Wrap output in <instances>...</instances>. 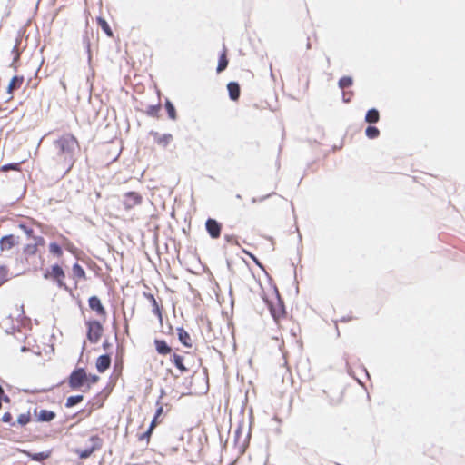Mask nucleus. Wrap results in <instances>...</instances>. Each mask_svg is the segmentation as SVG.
Returning <instances> with one entry per match:
<instances>
[{
	"instance_id": "f257e3e1",
	"label": "nucleus",
	"mask_w": 465,
	"mask_h": 465,
	"mask_svg": "<svg viewBox=\"0 0 465 465\" xmlns=\"http://www.w3.org/2000/svg\"><path fill=\"white\" fill-rule=\"evenodd\" d=\"M263 300L268 305L273 320L280 325L282 321L286 318V311L278 291L276 289L271 291L264 295Z\"/></svg>"
},
{
	"instance_id": "f03ea898",
	"label": "nucleus",
	"mask_w": 465,
	"mask_h": 465,
	"mask_svg": "<svg viewBox=\"0 0 465 465\" xmlns=\"http://www.w3.org/2000/svg\"><path fill=\"white\" fill-rule=\"evenodd\" d=\"M71 390H78L87 383V373L84 368H76L67 380Z\"/></svg>"
},
{
	"instance_id": "7ed1b4c3",
	"label": "nucleus",
	"mask_w": 465,
	"mask_h": 465,
	"mask_svg": "<svg viewBox=\"0 0 465 465\" xmlns=\"http://www.w3.org/2000/svg\"><path fill=\"white\" fill-rule=\"evenodd\" d=\"M87 339L91 343H97L104 332L102 322L98 320H92L86 322Z\"/></svg>"
},
{
	"instance_id": "20e7f679",
	"label": "nucleus",
	"mask_w": 465,
	"mask_h": 465,
	"mask_svg": "<svg viewBox=\"0 0 465 465\" xmlns=\"http://www.w3.org/2000/svg\"><path fill=\"white\" fill-rule=\"evenodd\" d=\"M91 445L85 449H76L75 453L78 455L80 459H87L89 458L94 451L100 450L103 446V440L97 436L94 435L89 439Z\"/></svg>"
},
{
	"instance_id": "39448f33",
	"label": "nucleus",
	"mask_w": 465,
	"mask_h": 465,
	"mask_svg": "<svg viewBox=\"0 0 465 465\" xmlns=\"http://www.w3.org/2000/svg\"><path fill=\"white\" fill-rule=\"evenodd\" d=\"M88 305L90 309L95 312L100 321L104 322L107 318V312L103 305L101 300L97 296H91L88 299Z\"/></svg>"
},
{
	"instance_id": "423d86ee",
	"label": "nucleus",
	"mask_w": 465,
	"mask_h": 465,
	"mask_svg": "<svg viewBox=\"0 0 465 465\" xmlns=\"http://www.w3.org/2000/svg\"><path fill=\"white\" fill-rule=\"evenodd\" d=\"M60 147L64 153L74 154L78 151L79 144L74 136L66 135L60 140Z\"/></svg>"
},
{
	"instance_id": "0eeeda50",
	"label": "nucleus",
	"mask_w": 465,
	"mask_h": 465,
	"mask_svg": "<svg viewBox=\"0 0 465 465\" xmlns=\"http://www.w3.org/2000/svg\"><path fill=\"white\" fill-rule=\"evenodd\" d=\"M24 33H25V29L24 28H20L17 31V36L15 38V45L13 46V49H12L13 61H12L10 66L13 67L15 71L17 70L16 63L20 59V55H21V53H22V51L20 49V45L22 43V37H23Z\"/></svg>"
},
{
	"instance_id": "6e6552de",
	"label": "nucleus",
	"mask_w": 465,
	"mask_h": 465,
	"mask_svg": "<svg viewBox=\"0 0 465 465\" xmlns=\"http://www.w3.org/2000/svg\"><path fill=\"white\" fill-rule=\"evenodd\" d=\"M143 197L136 192H128L124 195L123 204L126 210H130L142 203Z\"/></svg>"
},
{
	"instance_id": "1a4fd4ad",
	"label": "nucleus",
	"mask_w": 465,
	"mask_h": 465,
	"mask_svg": "<svg viewBox=\"0 0 465 465\" xmlns=\"http://www.w3.org/2000/svg\"><path fill=\"white\" fill-rule=\"evenodd\" d=\"M52 451H53V450L50 449L45 451H40V452L35 453V452H31L28 450H22V449L19 450V452L25 455L26 457H28L30 460L38 461V462H42L45 460L48 459L51 456Z\"/></svg>"
},
{
	"instance_id": "9d476101",
	"label": "nucleus",
	"mask_w": 465,
	"mask_h": 465,
	"mask_svg": "<svg viewBox=\"0 0 465 465\" xmlns=\"http://www.w3.org/2000/svg\"><path fill=\"white\" fill-rule=\"evenodd\" d=\"M170 361L176 367L180 374L187 373L190 371V366L185 363V357L178 353H173Z\"/></svg>"
},
{
	"instance_id": "9b49d317",
	"label": "nucleus",
	"mask_w": 465,
	"mask_h": 465,
	"mask_svg": "<svg viewBox=\"0 0 465 465\" xmlns=\"http://www.w3.org/2000/svg\"><path fill=\"white\" fill-rule=\"evenodd\" d=\"M150 135L153 138L154 143L163 148H166L173 139L171 134H161L156 131H151Z\"/></svg>"
},
{
	"instance_id": "f8f14e48",
	"label": "nucleus",
	"mask_w": 465,
	"mask_h": 465,
	"mask_svg": "<svg viewBox=\"0 0 465 465\" xmlns=\"http://www.w3.org/2000/svg\"><path fill=\"white\" fill-rule=\"evenodd\" d=\"M205 227H206V230H207L209 235L213 239H217L220 237L221 231H222V225L216 220L212 219V218L207 219V221L205 223Z\"/></svg>"
},
{
	"instance_id": "ddd939ff",
	"label": "nucleus",
	"mask_w": 465,
	"mask_h": 465,
	"mask_svg": "<svg viewBox=\"0 0 465 465\" xmlns=\"http://www.w3.org/2000/svg\"><path fill=\"white\" fill-rule=\"evenodd\" d=\"M143 296L150 302L153 312L157 317L160 323L163 322V307L158 303L156 299L152 293L149 292H143Z\"/></svg>"
},
{
	"instance_id": "4468645a",
	"label": "nucleus",
	"mask_w": 465,
	"mask_h": 465,
	"mask_svg": "<svg viewBox=\"0 0 465 465\" xmlns=\"http://www.w3.org/2000/svg\"><path fill=\"white\" fill-rule=\"evenodd\" d=\"M18 237L14 234H6L0 238V250L7 251L18 244Z\"/></svg>"
},
{
	"instance_id": "2eb2a0df",
	"label": "nucleus",
	"mask_w": 465,
	"mask_h": 465,
	"mask_svg": "<svg viewBox=\"0 0 465 465\" xmlns=\"http://www.w3.org/2000/svg\"><path fill=\"white\" fill-rule=\"evenodd\" d=\"M35 414L36 416L37 421H40V422H49L56 417V414L54 411L45 410V409H41L37 412V409L35 408Z\"/></svg>"
},
{
	"instance_id": "dca6fc26",
	"label": "nucleus",
	"mask_w": 465,
	"mask_h": 465,
	"mask_svg": "<svg viewBox=\"0 0 465 465\" xmlns=\"http://www.w3.org/2000/svg\"><path fill=\"white\" fill-rule=\"evenodd\" d=\"M111 364V358L108 354L101 355L96 359L95 367L100 373L104 372Z\"/></svg>"
},
{
	"instance_id": "f3484780",
	"label": "nucleus",
	"mask_w": 465,
	"mask_h": 465,
	"mask_svg": "<svg viewBox=\"0 0 465 465\" xmlns=\"http://www.w3.org/2000/svg\"><path fill=\"white\" fill-rule=\"evenodd\" d=\"M105 399L106 396L103 395L102 393H98L93 397V399L88 403L90 405L88 414H91L94 410L102 408L104 404Z\"/></svg>"
},
{
	"instance_id": "a211bd4d",
	"label": "nucleus",
	"mask_w": 465,
	"mask_h": 465,
	"mask_svg": "<svg viewBox=\"0 0 465 465\" xmlns=\"http://www.w3.org/2000/svg\"><path fill=\"white\" fill-rule=\"evenodd\" d=\"M176 331L180 342L187 348H192L193 340L191 335L183 328H177Z\"/></svg>"
},
{
	"instance_id": "6ab92c4d",
	"label": "nucleus",
	"mask_w": 465,
	"mask_h": 465,
	"mask_svg": "<svg viewBox=\"0 0 465 465\" xmlns=\"http://www.w3.org/2000/svg\"><path fill=\"white\" fill-rule=\"evenodd\" d=\"M155 350L158 354L165 356L172 352V348L167 344L164 340L155 339L154 340Z\"/></svg>"
},
{
	"instance_id": "aec40b11",
	"label": "nucleus",
	"mask_w": 465,
	"mask_h": 465,
	"mask_svg": "<svg viewBox=\"0 0 465 465\" xmlns=\"http://www.w3.org/2000/svg\"><path fill=\"white\" fill-rule=\"evenodd\" d=\"M43 276L46 280L51 279L55 284L58 285V262H54L50 269H46Z\"/></svg>"
},
{
	"instance_id": "412c9836",
	"label": "nucleus",
	"mask_w": 465,
	"mask_h": 465,
	"mask_svg": "<svg viewBox=\"0 0 465 465\" xmlns=\"http://www.w3.org/2000/svg\"><path fill=\"white\" fill-rule=\"evenodd\" d=\"M24 82V76L20 75H15L10 80L8 86L6 88V92L8 94H12L14 89L20 88L21 84Z\"/></svg>"
},
{
	"instance_id": "4be33fe9",
	"label": "nucleus",
	"mask_w": 465,
	"mask_h": 465,
	"mask_svg": "<svg viewBox=\"0 0 465 465\" xmlns=\"http://www.w3.org/2000/svg\"><path fill=\"white\" fill-rule=\"evenodd\" d=\"M229 96L232 101H237L240 97V86L236 82H230L227 84Z\"/></svg>"
},
{
	"instance_id": "5701e85b",
	"label": "nucleus",
	"mask_w": 465,
	"mask_h": 465,
	"mask_svg": "<svg viewBox=\"0 0 465 465\" xmlns=\"http://www.w3.org/2000/svg\"><path fill=\"white\" fill-rule=\"evenodd\" d=\"M228 58H227V49L225 46H223V53L221 54L218 61L217 65V73L220 74L221 72L224 71L228 65Z\"/></svg>"
},
{
	"instance_id": "b1692460",
	"label": "nucleus",
	"mask_w": 465,
	"mask_h": 465,
	"mask_svg": "<svg viewBox=\"0 0 465 465\" xmlns=\"http://www.w3.org/2000/svg\"><path fill=\"white\" fill-rule=\"evenodd\" d=\"M96 21H97V24L98 25L102 28V30L106 34V35L108 37H111L113 38L114 37V33L110 27V25H108V23L106 22V20L103 17H97L96 18Z\"/></svg>"
},
{
	"instance_id": "393cba45",
	"label": "nucleus",
	"mask_w": 465,
	"mask_h": 465,
	"mask_svg": "<svg viewBox=\"0 0 465 465\" xmlns=\"http://www.w3.org/2000/svg\"><path fill=\"white\" fill-rule=\"evenodd\" d=\"M18 228L21 229L25 232V234L27 236L28 239L33 237L34 229H33L32 223L30 222L19 223Z\"/></svg>"
},
{
	"instance_id": "a878e982",
	"label": "nucleus",
	"mask_w": 465,
	"mask_h": 465,
	"mask_svg": "<svg viewBox=\"0 0 465 465\" xmlns=\"http://www.w3.org/2000/svg\"><path fill=\"white\" fill-rule=\"evenodd\" d=\"M31 421V414L30 411H27L26 413H21L17 420L15 421V426L18 425L20 427L26 426Z\"/></svg>"
},
{
	"instance_id": "bb28decb",
	"label": "nucleus",
	"mask_w": 465,
	"mask_h": 465,
	"mask_svg": "<svg viewBox=\"0 0 465 465\" xmlns=\"http://www.w3.org/2000/svg\"><path fill=\"white\" fill-rule=\"evenodd\" d=\"M380 119V114L378 110L376 109H370L366 115H365V121L370 124L377 123Z\"/></svg>"
},
{
	"instance_id": "cd10ccee",
	"label": "nucleus",
	"mask_w": 465,
	"mask_h": 465,
	"mask_svg": "<svg viewBox=\"0 0 465 465\" xmlns=\"http://www.w3.org/2000/svg\"><path fill=\"white\" fill-rule=\"evenodd\" d=\"M73 275L76 280L85 279V272L78 263H74L72 268Z\"/></svg>"
},
{
	"instance_id": "c85d7f7f",
	"label": "nucleus",
	"mask_w": 465,
	"mask_h": 465,
	"mask_svg": "<svg viewBox=\"0 0 465 465\" xmlns=\"http://www.w3.org/2000/svg\"><path fill=\"white\" fill-rule=\"evenodd\" d=\"M153 430H154V423H151L148 430L145 432L139 435L138 440L140 441H145V443L148 445L150 442V439H151Z\"/></svg>"
},
{
	"instance_id": "c756f323",
	"label": "nucleus",
	"mask_w": 465,
	"mask_h": 465,
	"mask_svg": "<svg viewBox=\"0 0 465 465\" xmlns=\"http://www.w3.org/2000/svg\"><path fill=\"white\" fill-rule=\"evenodd\" d=\"M84 400V397L83 395H74V396H70L67 398L66 400V402H65V407L66 408H71L80 402H82Z\"/></svg>"
},
{
	"instance_id": "7c9ffc66",
	"label": "nucleus",
	"mask_w": 465,
	"mask_h": 465,
	"mask_svg": "<svg viewBox=\"0 0 465 465\" xmlns=\"http://www.w3.org/2000/svg\"><path fill=\"white\" fill-rule=\"evenodd\" d=\"M8 273V267L6 265H0V286L9 280Z\"/></svg>"
},
{
	"instance_id": "2f4dec72",
	"label": "nucleus",
	"mask_w": 465,
	"mask_h": 465,
	"mask_svg": "<svg viewBox=\"0 0 465 465\" xmlns=\"http://www.w3.org/2000/svg\"><path fill=\"white\" fill-rule=\"evenodd\" d=\"M165 108H166L169 118L172 120H176V118H177L176 110H175L173 104L171 103V101L166 100Z\"/></svg>"
},
{
	"instance_id": "473e14b6",
	"label": "nucleus",
	"mask_w": 465,
	"mask_h": 465,
	"mask_svg": "<svg viewBox=\"0 0 465 465\" xmlns=\"http://www.w3.org/2000/svg\"><path fill=\"white\" fill-rule=\"evenodd\" d=\"M161 110V104L150 105L146 109V114L152 117H158L159 112Z\"/></svg>"
},
{
	"instance_id": "72a5a7b5",
	"label": "nucleus",
	"mask_w": 465,
	"mask_h": 465,
	"mask_svg": "<svg viewBox=\"0 0 465 465\" xmlns=\"http://www.w3.org/2000/svg\"><path fill=\"white\" fill-rule=\"evenodd\" d=\"M366 136L370 139H375L380 135V131L375 126H368L365 131Z\"/></svg>"
},
{
	"instance_id": "f704fd0d",
	"label": "nucleus",
	"mask_w": 465,
	"mask_h": 465,
	"mask_svg": "<svg viewBox=\"0 0 465 465\" xmlns=\"http://www.w3.org/2000/svg\"><path fill=\"white\" fill-rule=\"evenodd\" d=\"M353 84V80L350 76H343L339 80V87L341 89H345L351 86Z\"/></svg>"
},
{
	"instance_id": "c9c22d12",
	"label": "nucleus",
	"mask_w": 465,
	"mask_h": 465,
	"mask_svg": "<svg viewBox=\"0 0 465 465\" xmlns=\"http://www.w3.org/2000/svg\"><path fill=\"white\" fill-rule=\"evenodd\" d=\"M0 420L4 423L9 424L11 427H15V422L11 412L9 411L5 412Z\"/></svg>"
},
{
	"instance_id": "e433bc0d",
	"label": "nucleus",
	"mask_w": 465,
	"mask_h": 465,
	"mask_svg": "<svg viewBox=\"0 0 465 465\" xmlns=\"http://www.w3.org/2000/svg\"><path fill=\"white\" fill-rule=\"evenodd\" d=\"M157 405H158V408H157L154 417L151 422V423H154V428L161 422V420H159V418L161 417V415L163 412V405L159 402L157 403Z\"/></svg>"
},
{
	"instance_id": "4c0bfd02",
	"label": "nucleus",
	"mask_w": 465,
	"mask_h": 465,
	"mask_svg": "<svg viewBox=\"0 0 465 465\" xmlns=\"http://www.w3.org/2000/svg\"><path fill=\"white\" fill-rule=\"evenodd\" d=\"M36 250L37 248L35 247V244L29 243L24 247V253L26 256L34 255L36 252Z\"/></svg>"
},
{
	"instance_id": "58836bf2",
	"label": "nucleus",
	"mask_w": 465,
	"mask_h": 465,
	"mask_svg": "<svg viewBox=\"0 0 465 465\" xmlns=\"http://www.w3.org/2000/svg\"><path fill=\"white\" fill-rule=\"evenodd\" d=\"M20 165H21V162H18V163H6V164L3 165L2 166V170L3 171H6V170L18 171V170H20Z\"/></svg>"
},
{
	"instance_id": "ea45409f",
	"label": "nucleus",
	"mask_w": 465,
	"mask_h": 465,
	"mask_svg": "<svg viewBox=\"0 0 465 465\" xmlns=\"http://www.w3.org/2000/svg\"><path fill=\"white\" fill-rule=\"evenodd\" d=\"M49 251L53 255L58 256V241H54L49 244Z\"/></svg>"
},
{
	"instance_id": "a19ab883",
	"label": "nucleus",
	"mask_w": 465,
	"mask_h": 465,
	"mask_svg": "<svg viewBox=\"0 0 465 465\" xmlns=\"http://www.w3.org/2000/svg\"><path fill=\"white\" fill-rule=\"evenodd\" d=\"M99 381V377L97 375H88L87 374V388L89 389L90 388V385L91 384H94L96 383L97 381Z\"/></svg>"
},
{
	"instance_id": "79ce46f5",
	"label": "nucleus",
	"mask_w": 465,
	"mask_h": 465,
	"mask_svg": "<svg viewBox=\"0 0 465 465\" xmlns=\"http://www.w3.org/2000/svg\"><path fill=\"white\" fill-rule=\"evenodd\" d=\"M32 238L35 240L34 244H35L36 248L38 246H42L45 243V241L44 237H42V236H35V234H34Z\"/></svg>"
},
{
	"instance_id": "37998d69",
	"label": "nucleus",
	"mask_w": 465,
	"mask_h": 465,
	"mask_svg": "<svg viewBox=\"0 0 465 465\" xmlns=\"http://www.w3.org/2000/svg\"><path fill=\"white\" fill-rule=\"evenodd\" d=\"M11 401V398L5 394V392H3L1 395H0V402L3 403V402H5V403H10Z\"/></svg>"
},
{
	"instance_id": "c03bdc74",
	"label": "nucleus",
	"mask_w": 465,
	"mask_h": 465,
	"mask_svg": "<svg viewBox=\"0 0 465 465\" xmlns=\"http://www.w3.org/2000/svg\"><path fill=\"white\" fill-rule=\"evenodd\" d=\"M244 252H245V253H247L248 255H250V257L254 261V262H255L258 266L262 267V264H261V262H259V260H258V259H257L253 254H252V253H250V252H246V251H244Z\"/></svg>"
},
{
	"instance_id": "a18cd8bd",
	"label": "nucleus",
	"mask_w": 465,
	"mask_h": 465,
	"mask_svg": "<svg viewBox=\"0 0 465 465\" xmlns=\"http://www.w3.org/2000/svg\"><path fill=\"white\" fill-rule=\"evenodd\" d=\"M23 391H24V392H26V393H33V394H35V393H37V392H40V391H45V390H36V389H35V390H29V389H24V390H23Z\"/></svg>"
},
{
	"instance_id": "49530a36",
	"label": "nucleus",
	"mask_w": 465,
	"mask_h": 465,
	"mask_svg": "<svg viewBox=\"0 0 465 465\" xmlns=\"http://www.w3.org/2000/svg\"><path fill=\"white\" fill-rule=\"evenodd\" d=\"M351 94H352L351 93H350V94L343 93V101L346 103H349L351 101Z\"/></svg>"
},
{
	"instance_id": "de8ad7c7",
	"label": "nucleus",
	"mask_w": 465,
	"mask_h": 465,
	"mask_svg": "<svg viewBox=\"0 0 465 465\" xmlns=\"http://www.w3.org/2000/svg\"><path fill=\"white\" fill-rule=\"evenodd\" d=\"M53 143L56 147L58 146V139L54 140Z\"/></svg>"
},
{
	"instance_id": "09e8293b",
	"label": "nucleus",
	"mask_w": 465,
	"mask_h": 465,
	"mask_svg": "<svg viewBox=\"0 0 465 465\" xmlns=\"http://www.w3.org/2000/svg\"><path fill=\"white\" fill-rule=\"evenodd\" d=\"M3 392H5V391H4V388L2 387V385L0 384V395H1Z\"/></svg>"
},
{
	"instance_id": "8fccbe9b",
	"label": "nucleus",
	"mask_w": 465,
	"mask_h": 465,
	"mask_svg": "<svg viewBox=\"0 0 465 465\" xmlns=\"http://www.w3.org/2000/svg\"><path fill=\"white\" fill-rule=\"evenodd\" d=\"M21 308H23V306H22ZM20 316H25V311H24V309H22V312H21V314L19 315V317H20Z\"/></svg>"
},
{
	"instance_id": "3c124183",
	"label": "nucleus",
	"mask_w": 465,
	"mask_h": 465,
	"mask_svg": "<svg viewBox=\"0 0 465 465\" xmlns=\"http://www.w3.org/2000/svg\"><path fill=\"white\" fill-rule=\"evenodd\" d=\"M59 274H60V277L63 275V271L61 269H60Z\"/></svg>"
},
{
	"instance_id": "603ef678",
	"label": "nucleus",
	"mask_w": 465,
	"mask_h": 465,
	"mask_svg": "<svg viewBox=\"0 0 465 465\" xmlns=\"http://www.w3.org/2000/svg\"><path fill=\"white\" fill-rule=\"evenodd\" d=\"M22 351H25V346H23L21 349Z\"/></svg>"
},
{
	"instance_id": "864d4df0",
	"label": "nucleus",
	"mask_w": 465,
	"mask_h": 465,
	"mask_svg": "<svg viewBox=\"0 0 465 465\" xmlns=\"http://www.w3.org/2000/svg\"><path fill=\"white\" fill-rule=\"evenodd\" d=\"M58 14V10H55L54 11V15H56Z\"/></svg>"
},
{
	"instance_id": "5fc2aeb1",
	"label": "nucleus",
	"mask_w": 465,
	"mask_h": 465,
	"mask_svg": "<svg viewBox=\"0 0 465 465\" xmlns=\"http://www.w3.org/2000/svg\"><path fill=\"white\" fill-rule=\"evenodd\" d=\"M2 409V403L0 402V410Z\"/></svg>"
}]
</instances>
